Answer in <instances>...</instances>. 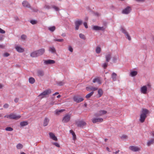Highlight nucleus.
Returning <instances> with one entry per match:
<instances>
[{"instance_id":"1","label":"nucleus","mask_w":154,"mask_h":154,"mask_svg":"<svg viewBox=\"0 0 154 154\" xmlns=\"http://www.w3.org/2000/svg\"><path fill=\"white\" fill-rule=\"evenodd\" d=\"M149 110L146 109H142L140 116L139 121L141 123H143L147 117V115L149 113Z\"/></svg>"},{"instance_id":"2","label":"nucleus","mask_w":154,"mask_h":154,"mask_svg":"<svg viewBox=\"0 0 154 154\" xmlns=\"http://www.w3.org/2000/svg\"><path fill=\"white\" fill-rule=\"evenodd\" d=\"M71 114H66L63 118L62 121L63 123H67L69 122L71 119Z\"/></svg>"},{"instance_id":"3","label":"nucleus","mask_w":154,"mask_h":154,"mask_svg":"<svg viewBox=\"0 0 154 154\" xmlns=\"http://www.w3.org/2000/svg\"><path fill=\"white\" fill-rule=\"evenodd\" d=\"M5 117L9 118L10 119H12L17 120L21 117L20 115H17L15 114L12 113L10 115H7L5 116Z\"/></svg>"},{"instance_id":"4","label":"nucleus","mask_w":154,"mask_h":154,"mask_svg":"<svg viewBox=\"0 0 154 154\" xmlns=\"http://www.w3.org/2000/svg\"><path fill=\"white\" fill-rule=\"evenodd\" d=\"M51 93V90L50 89H48L40 94L38 97H40L41 98L45 97L47 95L50 94Z\"/></svg>"},{"instance_id":"5","label":"nucleus","mask_w":154,"mask_h":154,"mask_svg":"<svg viewBox=\"0 0 154 154\" xmlns=\"http://www.w3.org/2000/svg\"><path fill=\"white\" fill-rule=\"evenodd\" d=\"M73 100L76 103H79L83 101L84 99L82 97L78 96H75L73 97Z\"/></svg>"},{"instance_id":"6","label":"nucleus","mask_w":154,"mask_h":154,"mask_svg":"<svg viewBox=\"0 0 154 154\" xmlns=\"http://www.w3.org/2000/svg\"><path fill=\"white\" fill-rule=\"evenodd\" d=\"M76 124L78 127L83 128L84 126H85L86 125V122L82 121H80L77 122L76 123Z\"/></svg>"},{"instance_id":"7","label":"nucleus","mask_w":154,"mask_h":154,"mask_svg":"<svg viewBox=\"0 0 154 154\" xmlns=\"http://www.w3.org/2000/svg\"><path fill=\"white\" fill-rule=\"evenodd\" d=\"M131 10V7L130 6H128L122 10V13L124 14H128L130 13Z\"/></svg>"},{"instance_id":"8","label":"nucleus","mask_w":154,"mask_h":154,"mask_svg":"<svg viewBox=\"0 0 154 154\" xmlns=\"http://www.w3.org/2000/svg\"><path fill=\"white\" fill-rule=\"evenodd\" d=\"M103 121V119L102 118H94L92 119V121L93 123L101 122Z\"/></svg>"},{"instance_id":"9","label":"nucleus","mask_w":154,"mask_h":154,"mask_svg":"<svg viewBox=\"0 0 154 154\" xmlns=\"http://www.w3.org/2000/svg\"><path fill=\"white\" fill-rule=\"evenodd\" d=\"M107 112L105 110H100L98 112L95 114V116H100L106 114Z\"/></svg>"},{"instance_id":"10","label":"nucleus","mask_w":154,"mask_h":154,"mask_svg":"<svg viewBox=\"0 0 154 154\" xmlns=\"http://www.w3.org/2000/svg\"><path fill=\"white\" fill-rule=\"evenodd\" d=\"M82 21L80 20H78L76 21L75 22V29L78 30L79 29V26L82 24Z\"/></svg>"},{"instance_id":"11","label":"nucleus","mask_w":154,"mask_h":154,"mask_svg":"<svg viewBox=\"0 0 154 154\" xmlns=\"http://www.w3.org/2000/svg\"><path fill=\"white\" fill-rule=\"evenodd\" d=\"M141 92L143 94H146L147 93V88L146 86L144 85L141 87L140 88Z\"/></svg>"},{"instance_id":"12","label":"nucleus","mask_w":154,"mask_h":154,"mask_svg":"<svg viewBox=\"0 0 154 154\" xmlns=\"http://www.w3.org/2000/svg\"><path fill=\"white\" fill-rule=\"evenodd\" d=\"M49 135L51 139L54 141H57V139L53 133L52 132H50L49 133Z\"/></svg>"},{"instance_id":"13","label":"nucleus","mask_w":154,"mask_h":154,"mask_svg":"<svg viewBox=\"0 0 154 154\" xmlns=\"http://www.w3.org/2000/svg\"><path fill=\"white\" fill-rule=\"evenodd\" d=\"M129 149L131 150L134 152H136L140 150V149L139 147L135 146H130L129 147Z\"/></svg>"},{"instance_id":"14","label":"nucleus","mask_w":154,"mask_h":154,"mask_svg":"<svg viewBox=\"0 0 154 154\" xmlns=\"http://www.w3.org/2000/svg\"><path fill=\"white\" fill-rule=\"evenodd\" d=\"M15 48L17 51L19 52H23L24 51V49L19 45H16L15 47Z\"/></svg>"},{"instance_id":"15","label":"nucleus","mask_w":154,"mask_h":154,"mask_svg":"<svg viewBox=\"0 0 154 154\" xmlns=\"http://www.w3.org/2000/svg\"><path fill=\"white\" fill-rule=\"evenodd\" d=\"M38 56H41L44 54L45 52V49L44 48H41L36 51Z\"/></svg>"},{"instance_id":"16","label":"nucleus","mask_w":154,"mask_h":154,"mask_svg":"<svg viewBox=\"0 0 154 154\" xmlns=\"http://www.w3.org/2000/svg\"><path fill=\"white\" fill-rule=\"evenodd\" d=\"M98 89V88L92 86L87 87L86 88V89L88 91H95L97 90Z\"/></svg>"},{"instance_id":"17","label":"nucleus","mask_w":154,"mask_h":154,"mask_svg":"<svg viewBox=\"0 0 154 154\" xmlns=\"http://www.w3.org/2000/svg\"><path fill=\"white\" fill-rule=\"evenodd\" d=\"M121 30L122 32L126 35L127 36L126 38H128L129 40H131V38L126 31L123 28H121Z\"/></svg>"},{"instance_id":"18","label":"nucleus","mask_w":154,"mask_h":154,"mask_svg":"<svg viewBox=\"0 0 154 154\" xmlns=\"http://www.w3.org/2000/svg\"><path fill=\"white\" fill-rule=\"evenodd\" d=\"M44 63L45 64H54L55 63V61L53 60H44Z\"/></svg>"},{"instance_id":"19","label":"nucleus","mask_w":154,"mask_h":154,"mask_svg":"<svg viewBox=\"0 0 154 154\" xmlns=\"http://www.w3.org/2000/svg\"><path fill=\"white\" fill-rule=\"evenodd\" d=\"M112 54L110 53H108L105 56V58L106 59V61L107 62H108L110 60L111 58Z\"/></svg>"},{"instance_id":"20","label":"nucleus","mask_w":154,"mask_h":154,"mask_svg":"<svg viewBox=\"0 0 154 154\" xmlns=\"http://www.w3.org/2000/svg\"><path fill=\"white\" fill-rule=\"evenodd\" d=\"M93 29L94 30H103L104 29L103 27H99L98 26H94L93 27Z\"/></svg>"},{"instance_id":"21","label":"nucleus","mask_w":154,"mask_h":154,"mask_svg":"<svg viewBox=\"0 0 154 154\" xmlns=\"http://www.w3.org/2000/svg\"><path fill=\"white\" fill-rule=\"evenodd\" d=\"M49 122V119L47 117L45 118L43 122V126H47L48 125Z\"/></svg>"},{"instance_id":"22","label":"nucleus","mask_w":154,"mask_h":154,"mask_svg":"<svg viewBox=\"0 0 154 154\" xmlns=\"http://www.w3.org/2000/svg\"><path fill=\"white\" fill-rule=\"evenodd\" d=\"M93 83L97 82L99 85L101 84L102 83L101 80L99 78H96L94 79L93 80Z\"/></svg>"},{"instance_id":"23","label":"nucleus","mask_w":154,"mask_h":154,"mask_svg":"<svg viewBox=\"0 0 154 154\" xmlns=\"http://www.w3.org/2000/svg\"><path fill=\"white\" fill-rule=\"evenodd\" d=\"M22 5L23 6L29 8L30 7V6L28 2L26 1H23L22 2Z\"/></svg>"},{"instance_id":"24","label":"nucleus","mask_w":154,"mask_h":154,"mask_svg":"<svg viewBox=\"0 0 154 154\" xmlns=\"http://www.w3.org/2000/svg\"><path fill=\"white\" fill-rule=\"evenodd\" d=\"M30 56L32 57H38L36 51L32 52L30 54Z\"/></svg>"},{"instance_id":"25","label":"nucleus","mask_w":154,"mask_h":154,"mask_svg":"<svg viewBox=\"0 0 154 154\" xmlns=\"http://www.w3.org/2000/svg\"><path fill=\"white\" fill-rule=\"evenodd\" d=\"M37 74L38 76L42 77L44 75V72L42 70H38L37 72Z\"/></svg>"},{"instance_id":"26","label":"nucleus","mask_w":154,"mask_h":154,"mask_svg":"<svg viewBox=\"0 0 154 154\" xmlns=\"http://www.w3.org/2000/svg\"><path fill=\"white\" fill-rule=\"evenodd\" d=\"M154 143V139H151L150 140H148L147 142V145L148 146H149L152 144Z\"/></svg>"},{"instance_id":"27","label":"nucleus","mask_w":154,"mask_h":154,"mask_svg":"<svg viewBox=\"0 0 154 154\" xmlns=\"http://www.w3.org/2000/svg\"><path fill=\"white\" fill-rule=\"evenodd\" d=\"M65 111L64 109H62L60 110H56L54 112L55 114L56 115H59L61 112H63Z\"/></svg>"},{"instance_id":"28","label":"nucleus","mask_w":154,"mask_h":154,"mask_svg":"<svg viewBox=\"0 0 154 154\" xmlns=\"http://www.w3.org/2000/svg\"><path fill=\"white\" fill-rule=\"evenodd\" d=\"M103 91L101 89H99L98 91V97H100L103 94Z\"/></svg>"},{"instance_id":"29","label":"nucleus","mask_w":154,"mask_h":154,"mask_svg":"<svg viewBox=\"0 0 154 154\" xmlns=\"http://www.w3.org/2000/svg\"><path fill=\"white\" fill-rule=\"evenodd\" d=\"M49 51H51V53H54L56 52L55 49L54 47H50L49 48Z\"/></svg>"},{"instance_id":"30","label":"nucleus","mask_w":154,"mask_h":154,"mask_svg":"<svg viewBox=\"0 0 154 154\" xmlns=\"http://www.w3.org/2000/svg\"><path fill=\"white\" fill-rule=\"evenodd\" d=\"M117 75L115 72H113L112 75V78L114 81H116V80Z\"/></svg>"},{"instance_id":"31","label":"nucleus","mask_w":154,"mask_h":154,"mask_svg":"<svg viewBox=\"0 0 154 154\" xmlns=\"http://www.w3.org/2000/svg\"><path fill=\"white\" fill-rule=\"evenodd\" d=\"M70 132L72 134L73 136V139L74 140H75L76 139V136L75 134V132L72 130L70 131Z\"/></svg>"},{"instance_id":"32","label":"nucleus","mask_w":154,"mask_h":154,"mask_svg":"<svg viewBox=\"0 0 154 154\" xmlns=\"http://www.w3.org/2000/svg\"><path fill=\"white\" fill-rule=\"evenodd\" d=\"M35 79L33 77H30L29 79V82L31 84H33L35 82Z\"/></svg>"},{"instance_id":"33","label":"nucleus","mask_w":154,"mask_h":154,"mask_svg":"<svg viewBox=\"0 0 154 154\" xmlns=\"http://www.w3.org/2000/svg\"><path fill=\"white\" fill-rule=\"evenodd\" d=\"M94 94V92L93 91H92L90 93L87 94L86 96L85 97L87 99H88L90 98L92 96V95Z\"/></svg>"},{"instance_id":"34","label":"nucleus","mask_w":154,"mask_h":154,"mask_svg":"<svg viewBox=\"0 0 154 154\" xmlns=\"http://www.w3.org/2000/svg\"><path fill=\"white\" fill-rule=\"evenodd\" d=\"M28 124V123L27 122H21L20 123V125L21 126H24Z\"/></svg>"},{"instance_id":"35","label":"nucleus","mask_w":154,"mask_h":154,"mask_svg":"<svg viewBox=\"0 0 154 154\" xmlns=\"http://www.w3.org/2000/svg\"><path fill=\"white\" fill-rule=\"evenodd\" d=\"M137 74V72L136 71H132L130 72V75L132 76H134L136 75Z\"/></svg>"},{"instance_id":"36","label":"nucleus","mask_w":154,"mask_h":154,"mask_svg":"<svg viewBox=\"0 0 154 154\" xmlns=\"http://www.w3.org/2000/svg\"><path fill=\"white\" fill-rule=\"evenodd\" d=\"M16 147L17 149H20L23 148V146L22 144L20 143H19L17 145Z\"/></svg>"},{"instance_id":"37","label":"nucleus","mask_w":154,"mask_h":154,"mask_svg":"<svg viewBox=\"0 0 154 154\" xmlns=\"http://www.w3.org/2000/svg\"><path fill=\"white\" fill-rule=\"evenodd\" d=\"M101 51V48L99 47H97L96 49V52L97 54H99Z\"/></svg>"},{"instance_id":"38","label":"nucleus","mask_w":154,"mask_h":154,"mask_svg":"<svg viewBox=\"0 0 154 154\" xmlns=\"http://www.w3.org/2000/svg\"><path fill=\"white\" fill-rule=\"evenodd\" d=\"M48 29L51 32H53L55 29V27L54 26L49 27L48 28Z\"/></svg>"},{"instance_id":"39","label":"nucleus","mask_w":154,"mask_h":154,"mask_svg":"<svg viewBox=\"0 0 154 154\" xmlns=\"http://www.w3.org/2000/svg\"><path fill=\"white\" fill-rule=\"evenodd\" d=\"M5 130L7 131H11L13 130V129L11 127H7L5 128Z\"/></svg>"},{"instance_id":"40","label":"nucleus","mask_w":154,"mask_h":154,"mask_svg":"<svg viewBox=\"0 0 154 154\" xmlns=\"http://www.w3.org/2000/svg\"><path fill=\"white\" fill-rule=\"evenodd\" d=\"M79 36L82 39L84 40L85 39V37L83 34H80L79 35Z\"/></svg>"},{"instance_id":"41","label":"nucleus","mask_w":154,"mask_h":154,"mask_svg":"<svg viewBox=\"0 0 154 154\" xmlns=\"http://www.w3.org/2000/svg\"><path fill=\"white\" fill-rule=\"evenodd\" d=\"M27 38L26 36L25 35H22L21 36V39L23 40H24L26 39Z\"/></svg>"},{"instance_id":"42","label":"nucleus","mask_w":154,"mask_h":154,"mask_svg":"<svg viewBox=\"0 0 154 154\" xmlns=\"http://www.w3.org/2000/svg\"><path fill=\"white\" fill-rule=\"evenodd\" d=\"M30 22L32 24H35L37 23V21L34 20H31Z\"/></svg>"},{"instance_id":"43","label":"nucleus","mask_w":154,"mask_h":154,"mask_svg":"<svg viewBox=\"0 0 154 154\" xmlns=\"http://www.w3.org/2000/svg\"><path fill=\"white\" fill-rule=\"evenodd\" d=\"M54 41H57L59 42H62L64 41L63 39H54Z\"/></svg>"},{"instance_id":"44","label":"nucleus","mask_w":154,"mask_h":154,"mask_svg":"<svg viewBox=\"0 0 154 154\" xmlns=\"http://www.w3.org/2000/svg\"><path fill=\"white\" fill-rule=\"evenodd\" d=\"M57 84L59 86H62L63 85L64 83L63 82H58Z\"/></svg>"},{"instance_id":"45","label":"nucleus","mask_w":154,"mask_h":154,"mask_svg":"<svg viewBox=\"0 0 154 154\" xmlns=\"http://www.w3.org/2000/svg\"><path fill=\"white\" fill-rule=\"evenodd\" d=\"M108 66V63H104L103 65V67L104 68L106 69Z\"/></svg>"},{"instance_id":"46","label":"nucleus","mask_w":154,"mask_h":154,"mask_svg":"<svg viewBox=\"0 0 154 154\" xmlns=\"http://www.w3.org/2000/svg\"><path fill=\"white\" fill-rule=\"evenodd\" d=\"M53 144L55 146H56L58 147H60V145L59 144L57 143H53Z\"/></svg>"},{"instance_id":"47","label":"nucleus","mask_w":154,"mask_h":154,"mask_svg":"<svg viewBox=\"0 0 154 154\" xmlns=\"http://www.w3.org/2000/svg\"><path fill=\"white\" fill-rule=\"evenodd\" d=\"M9 106V105L8 104L6 103L4 105L3 107L5 108H7Z\"/></svg>"},{"instance_id":"48","label":"nucleus","mask_w":154,"mask_h":154,"mask_svg":"<svg viewBox=\"0 0 154 154\" xmlns=\"http://www.w3.org/2000/svg\"><path fill=\"white\" fill-rule=\"evenodd\" d=\"M69 50L71 52H73V49L71 46H69Z\"/></svg>"},{"instance_id":"49","label":"nucleus","mask_w":154,"mask_h":154,"mask_svg":"<svg viewBox=\"0 0 154 154\" xmlns=\"http://www.w3.org/2000/svg\"><path fill=\"white\" fill-rule=\"evenodd\" d=\"M9 54L8 53H5L3 54L4 56L5 57H7L9 56Z\"/></svg>"},{"instance_id":"50","label":"nucleus","mask_w":154,"mask_h":154,"mask_svg":"<svg viewBox=\"0 0 154 154\" xmlns=\"http://www.w3.org/2000/svg\"><path fill=\"white\" fill-rule=\"evenodd\" d=\"M5 32L4 30L0 28V33L2 34L5 33Z\"/></svg>"},{"instance_id":"51","label":"nucleus","mask_w":154,"mask_h":154,"mask_svg":"<svg viewBox=\"0 0 154 154\" xmlns=\"http://www.w3.org/2000/svg\"><path fill=\"white\" fill-rule=\"evenodd\" d=\"M121 137L122 139H126L127 138V136L126 135H123Z\"/></svg>"},{"instance_id":"52","label":"nucleus","mask_w":154,"mask_h":154,"mask_svg":"<svg viewBox=\"0 0 154 154\" xmlns=\"http://www.w3.org/2000/svg\"><path fill=\"white\" fill-rule=\"evenodd\" d=\"M84 25L85 26L86 28H88V26H87V23H86V22L84 23Z\"/></svg>"},{"instance_id":"53","label":"nucleus","mask_w":154,"mask_h":154,"mask_svg":"<svg viewBox=\"0 0 154 154\" xmlns=\"http://www.w3.org/2000/svg\"><path fill=\"white\" fill-rule=\"evenodd\" d=\"M19 99L18 98H15L14 100V101L15 102V103H17L18 102V101H19Z\"/></svg>"},{"instance_id":"54","label":"nucleus","mask_w":154,"mask_h":154,"mask_svg":"<svg viewBox=\"0 0 154 154\" xmlns=\"http://www.w3.org/2000/svg\"><path fill=\"white\" fill-rule=\"evenodd\" d=\"M44 8L46 9H49L50 8V6L48 5H46L44 7Z\"/></svg>"},{"instance_id":"55","label":"nucleus","mask_w":154,"mask_h":154,"mask_svg":"<svg viewBox=\"0 0 154 154\" xmlns=\"http://www.w3.org/2000/svg\"><path fill=\"white\" fill-rule=\"evenodd\" d=\"M5 47V46L0 44V48H3Z\"/></svg>"},{"instance_id":"56","label":"nucleus","mask_w":154,"mask_h":154,"mask_svg":"<svg viewBox=\"0 0 154 154\" xmlns=\"http://www.w3.org/2000/svg\"><path fill=\"white\" fill-rule=\"evenodd\" d=\"M54 8L55 9V10L57 11H58L59 10V8L58 7H54Z\"/></svg>"},{"instance_id":"57","label":"nucleus","mask_w":154,"mask_h":154,"mask_svg":"<svg viewBox=\"0 0 154 154\" xmlns=\"http://www.w3.org/2000/svg\"><path fill=\"white\" fill-rule=\"evenodd\" d=\"M137 2H144L145 1V0H136Z\"/></svg>"},{"instance_id":"58","label":"nucleus","mask_w":154,"mask_h":154,"mask_svg":"<svg viewBox=\"0 0 154 154\" xmlns=\"http://www.w3.org/2000/svg\"><path fill=\"white\" fill-rule=\"evenodd\" d=\"M119 152V150H118V151H116L115 152H114L113 153H114L115 154H117Z\"/></svg>"},{"instance_id":"59","label":"nucleus","mask_w":154,"mask_h":154,"mask_svg":"<svg viewBox=\"0 0 154 154\" xmlns=\"http://www.w3.org/2000/svg\"><path fill=\"white\" fill-rule=\"evenodd\" d=\"M106 150L109 152H110L109 149L108 147H106Z\"/></svg>"},{"instance_id":"60","label":"nucleus","mask_w":154,"mask_h":154,"mask_svg":"<svg viewBox=\"0 0 154 154\" xmlns=\"http://www.w3.org/2000/svg\"><path fill=\"white\" fill-rule=\"evenodd\" d=\"M59 94V93H58V92H55L54 94H53V96H54V95H55L57 94Z\"/></svg>"},{"instance_id":"61","label":"nucleus","mask_w":154,"mask_h":154,"mask_svg":"<svg viewBox=\"0 0 154 154\" xmlns=\"http://www.w3.org/2000/svg\"><path fill=\"white\" fill-rule=\"evenodd\" d=\"M3 87V85L1 84H0V88H2Z\"/></svg>"},{"instance_id":"62","label":"nucleus","mask_w":154,"mask_h":154,"mask_svg":"<svg viewBox=\"0 0 154 154\" xmlns=\"http://www.w3.org/2000/svg\"><path fill=\"white\" fill-rule=\"evenodd\" d=\"M152 135L154 137V132L153 131V132H152Z\"/></svg>"},{"instance_id":"63","label":"nucleus","mask_w":154,"mask_h":154,"mask_svg":"<svg viewBox=\"0 0 154 154\" xmlns=\"http://www.w3.org/2000/svg\"><path fill=\"white\" fill-rule=\"evenodd\" d=\"M61 97V95H59L57 96V97L58 98H60Z\"/></svg>"},{"instance_id":"64","label":"nucleus","mask_w":154,"mask_h":154,"mask_svg":"<svg viewBox=\"0 0 154 154\" xmlns=\"http://www.w3.org/2000/svg\"><path fill=\"white\" fill-rule=\"evenodd\" d=\"M20 154H26L23 152H22L20 153Z\"/></svg>"}]
</instances>
